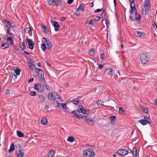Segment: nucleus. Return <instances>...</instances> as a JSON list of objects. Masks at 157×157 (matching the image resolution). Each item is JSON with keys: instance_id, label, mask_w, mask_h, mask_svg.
Here are the masks:
<instances>
[{"instance_id": "1", "label": "nucleus", "mask_w": 157, "mask_h": 157, "mask_svg": "<svg viewBox=\"0 0 157 157\" xmlns=\"http://www.w3.org/2000/svg\"><path fill=\"white\" fill-rule=\"evenodd\" d=\"M79 111H73L71 113L74 114V115L77 119H79L80 118H82L85 120L86 122L90 124L93 125L94 124V121L91 118H87L88 116L86 115H83V114H79Z\"/></svg>"}, {"instance_id": "2", "label": "nucleus", "mask_w": 157, "mask_h": 157, "mask_svg": "<svg viewBox=\"0 0 157 157\" xmlns=\"http://www.w3.org/2000/svg\"><path fill=\"white\" fill-rule=\"evenodd\" d=\"M82 152L84 157H94L95 155L93 151L90 149L84 150Z\"/></svg>"}, {"instance_id": "3", "label": "nucleus", "mask_w": 157, "mask_h": 157, "mask_svg": "<svg viewBox=\"0 0 157 157\" xmlns=\"http://www.w3.org/2000/svg\"><path fill=\"white\" fill-rule=\"evenodd\" d=\"M130 19L132 20L133 21L136 19V21H137V23H140V20L141 19V17L140 14H138V17H136L137 13L136 12L135 13L132 12L130 13Z\"/></svg>"}, {"instance_id": "4", "label": "nucleus", "mask_w": 157, "mask_h": 157, "mask_svg": "<svg viewBox=\"0 0 157 157\" xmlns=\"http://www.w3.org/2000/svg\"><path fill=\"white\" fill-rule=\"evenodd\" d=\"M149 58L148 57L147 55L144 54H141L140 60L141 63L143 64H146L148 62Z\"/></svg>"}, {"instance_id": "5", "label": "nucleus", "mask_w": 157, "mask_h": 157, "mask_svg": "<svg viewBox=\"0 0 157 157\" xmlns=\"http://www.w3.org/2000/svg\"><path fill=\"white\" fill-rule=\"evenodd\" d=\"M78 111L79 112V114L80 113H82L83 114H88L90 112V110L89 109L84 110L83 109V107L82 105H79L78 106V107L77 110H75L74 111Z\"/></svg>"}, {"instance_id": "6", "label": "nucleus", "mask_w": 157, "mask_h": 157, "mask_svg": "<svg viewBox=\"0 0 157 157\" xmlns=\"http://www.w3.org/2000/svg\"><path fill=\"white\" fill-rule=\"evenodd\" d=\"M21 70L19 68H17L16 69H13L11 70L10 73L12 74V77H14V78L15 79L17 78V75L20 74Z\"/></svg>"}, {"instance_id": "7", "label": "nucleus", "mask_w": 157, "mask_h": 157, "mask_svg": "<svg viewBox=\"0 0 157 157\" xmlns=\"http://www.w3.org/2000/svg\"><path fill=\"white\" fill-rule=\"evenodd\" d=\"M36 72L37 73V75L39 77H40V80L43 81L44 80V73L42 70L40 69L37 68L36 69Z\"/></svg>"}, {"instance_id": "8", "label": "nucleus", "mask_w": 157, "mask_h": 157, "mask_svg": "<svg viewBox=\"0 0 157 157\" xmlns=\"http://www.w3.org/2000/svg\"><path fill=\"white\" fill-rule=\"evenodd\" d=\"M27 43L28 44V47L31 49H33L34 46V43L32 39L27 38L26 39Z\"/></svg>"}, {"instance_id": "9", "label": "nucleus", "mask_w": 157, "mask_h": 157, "mask_svg": "<svg viewBox=\"0 0 157 157\" xmlns=\"http://www.w3.org/2000/svg\"><path fill=\"white\" fill-rule=\"evenodd\" d=\"M34 88L39 92H42L44 91V86L40 84H35Z\"/></svg>"}, {"instance_id": "10", "label": "nucleus", "mask_w": 157, "mask_h": 157, "mask_svg": "<svg viewBox=\"0 0 157 157\" xmlns=\"http://www.w3.org/2000/svg\"><path fill=\"white\" fill-rule=\"evenodd\" d=\"M144 8L143 9L142 13L143 14L146 15L149 11L150 8V5H147V4H144Z\"/></svg>"}, {"instance_id": "11", "label": "nucleus", "mask_w": 157, "mask_h": 157, "mask_svg": "<svg viewBox=\"0 0 157 157\" xmlns=\"http://www.w3.org/2000/svg\"><path fill=\"white\" fill-rule=\"evenodd\" d=\"M117 153L120 155L124 156L127 155L128 153V152L127 150L124 149H119L117 151Z\"/></svg>"}, {"instance_id": "12", "label": "nucleus", "mask_w": 157, "mask_h": 157, "mask_svg": "<svg viewBox=\"0 0 157 157\" xmlns=\"http://www.w3.org/2000/svg\"><path fill=\"white\" fill-rule=\"evenodd\" d=\"M48 99L51 101L54 100L56 98L55 93L53 94L51 92L49 93L48 94Z\"/></svg>"}, {"instance_id": "13", "label": "nucleus", "mask_w": 157, "mask_h": 157, "mask_svg": "<svg viewBox=\"0 0 157 157\" xmlns=\"http://www.w3.org/2000/svg\"><path fill=\"white\" fill-rule=\"evenodd\" d=\"M54 27L55 30L56 31H58L60 29V25L58 24V22L55 21L53 22V24H52Z\"/></svg>"}, {"instance_id": "14", "label": "nucleus", "mask_w": 157, "mask_h": 157, "mask_svg": "<svg viewBox=\"0 0 157 157\" xmlns=\"http://www.w3.org/2000/svg\"><path fill=\"white\" fill-rule=\"evenodd\" d=\"M130 9L129 10V12L132 13L133 12H136V8L135 7V3H130Z\"/></svg>"}, {"instance_id": "15", "label": "nucleus", "mask_w": 157, "mask_h": 157, "mask_svg": "<svg viewBox=\"0 0 157 157\" xmlns=\"http://www.w3.org/2000/svg\"><path fill=\"white\" fill-rule=\"evenodd\" d=\"M134 33L136 36H138L142 38L144 37L145 35L144 32H141L138 31H136Z\"/></svg>"}, {"instance_id": "16", "label": "nucleus", "mask_w": 157, "mask_h": 157, "mask_svg": "<svg viewBox=\"0 0 157 157\" xmlns=\"http://www.w3.org/2000/svg\"><path fill=\"white\" fill-rule=\"evenodd\" d=\"M138 122L144 125L147 124V123H148L149 124H151V122L147 120L141 119L138 121Z\"/></svg>"}, {"instance_id": "17", "label": "nucleus", "mask_w": 157, "mask_h": 157, "mask_svg": "<svg viewBox=\"0 0 157 157\" xmlns=\"http://www.w3.org/2000/svg\"><path fill=\"white\" fill-rule=\"evenodd\" d=\"M57 102V106L58 107H60V108L61 109V107H62L63 108L67 109H68V108L67 106V104L66 103H59L58 102Z\"/></svg>"}, {"instance_id": "18", "label": "nucleus", "mask_w": 157, "mask_h": 157, "mask_svg": "<svg viewBox=\"0 0 157 157\" xmlns=\"http://www.w3.org/2000/svg\"><path fill=\"white\" fill-rule=\"evenodd\" d=\"M4 22L6 25L5 27L8 28H10V27H13L12 26V23L10 21H7L6 19H5L4 21Z\"/></svg>"}, {"instance_id": "19", "label": "nucleus", "mask_w": 157, "mask_h": 157, "mask_svg": "<svg viewBox=\"0 0 157 157\" xmlns=\"http://www.w3.org/2000/svg\"><path fill=\"white\" fill-rule=\"evenodd\" d=\"M84 4L81 3L76 9V10L78 12L84 10Z\"/></svg>"}, {"instance_id": "20", "label": "nucleus", "mask_w": 157, "mask_h": 157, "mask_svg": "<svg viewBox=\"0 0 157 157\" xmlns=\"http://www.w3.org/2000/svg\"><path fill=\"white\" fill-rule=\"evenodd\" d=\"M140 107L144 113H148V109L147 108L145 107L144 106L142 105H140Z\"/></svg>"}, {"instance_id": "21", "label": "nucleus", "mask_w": 157, "mask_h": 157, "mask_svg": "<svg viewBox=\"0 0 157 157\" xmlns=\"http://www.w3.org/2000/svg\"><path fill=\"white\" fill-rule=\"evenodd\" d=\"M24 154V152H22L20 150H19L17 155V157H23Z\"/></svg>"}, {"instance_id": "22", "label": "nucleus", "mask_w": 157, "mask_h": 157, "mask_svg": "<svg viewBox=\"0 0 157 157\" xmlns=\"http://www.w3.org/2000/svg\"><path fill=\"white\" fill-rule=\"evenodd\" d=\"M41 28L46 33L48 34V33L49 31L46 25H43L41 26Z\"/></svg>"}, {"instance_id": "23", "label": "nucleus", "mask_w": 157, "mask_h": 157, "mask_svg": "<svg viewBox=\"0 0 157 157\" xmlns=\"http://www.w3.org/2000/svg\"><path fill=\"white\" fill-rule=\"evenodd\" d=\"M132 153L133 155L135 157H136L137 156V151L135 147H133L132 151Z\"/></svg>"}, {"instance_id": "24", "label": "nucleus", "mask_w": 157, "mask_h": 157, "mask_svg": "<svg viewBox=\"0 0 157 157\" xmlns=\"http://www.w3.org/2000/svg\"><path fill=\"white\" fill-rule=\"evenodd\" d=\"M112 72L113 69L112 68H107L105 71V73L108 75L111 74Z\"/></svg>"}, {"instance_id": "25", "label": "nucleus", "mask_w": 157, "mask_h": 157, "mask_svg": "<svg viewBox=\"0 0 157 157\" xmlns=\"http://www.w3.org/2000/svg\"><path fill=\"white\" fill-rule=\"evenodd\" d=\"M54 4V6L56 5L57 6L61 5L62 3V0H55Z\"/></svg>"}, {"instance_id": "26", "label": "nucleus", "mask_w": 157, "mask_h": 157, "mask_svg": "<svg viewBox=\"0 0 157 157\" xmlns=\"http://www.w3.org/2000/svg\"><path fill=\"white\" fill-rule=\"evenodd\" d=\"M19 46L22 50H24L26 48V46L23 42L20 43Z\"/></svg>"}, {"instance_id": "27", "label": "nucleus", "mask_w": 157, "mask_h": 157, "mask_svg": "<svg viewBox=\"0 0 157 157\" xmlns=\"http://www.w3.org/2000/svg\"><path fill=\"white\" fill-rule=\"evenodd\" d=\"M75 140V139L73 136H69L67 139V140L71 143L73 142Z\"/></svg>"}, {"instance_id": "28", "label": "nucleus", "mask_w": 157, "mask_h": 157, "mask_svg": "<svg viewBox=\"0 0 157 157\" xmlns=\"http://www.w3.org/2000/svg\"><path fill=\"white\" fill-rule=\"evenodd\" d=\"M41 123L42 124L46 125L48 124V122L46 118H44L41 120Z\"/></svg>"}, {"instance_id": "29", "label": "nucleus", "mask_w": 157, "mask_h": 157, "mask_svg": "<svg viewBox=\"0 0 157 157\" xmlns=\"http://www.w3.org/2000/svg\"><path fill=\"white\" fill-rule=\"evenodd\" d=\"M15 147L14 145L13 144H12L10 146V147L8 151L9 152H11L14 151Z\"/></svg>"}, {"instance_id": "30", "label": "nucleus", "mask_w": 157, "mask_h": 157, "mask_svg": "<svg viewBox=\"0 0 157 157\" xmlns=\"http://www.w3.org/2000/svg\"><path fill=\"white\" fill-rule=\"evenodd\" d=\"M109 119L111 120V122L114 123L116 120V116H112L110 117Z\"/></svg>"}, {"instance_id": "31", "label": "nucleus", "mask_w": 157, "mask_h": 157, "mask_svg": "<svg viewBox=\"0 0 157 157\" xmlns=\"http://www.w3.org/2000/svg\"><path fill=\"white\" fill-rule=\"evenodd\" d=\"M106 13V12L105 10H104L102 14V19L103 21H104L105 18Z\"/></svg>"}, {"instance_id": "32", "label": "nucleus", "mask_w": 157, "mask_h": 157, "mask_svg": "<svg viewBox=\"0 0 157 157\" xmlns=\"http://www.w3.org/2000/svg\"><path fill=\"white\" fill-rule=\"evenodd\" d=\"M125 111L123 109L122 107H119V113L121 114H123L125 113Z\"/></svg>"}, {"instance_id": "33", "label": "nucleus", "mask_w": 157, "mask_h": 157, "mask_svg": "<svg viewBox=\"0 0 157 157\" xmlns=\"http://www.w3.org/2000/svg\"><path fill=\"white\" fill-rule=\"evenodd\" d=\"M41 47L42 48V50L44 51H45L46 50V48H47L45 43H43L42 44H41Z\"/></svg>"}, {"instance_id": "34", "label": "nucleus", "mask_w": 157, "mask_h": 157, "mask_svg": "<svg viewBox=\"0 0 157 157\" xmlns=\"http://www.w3.org/2000/svg\"><path fill=\"white\" fill-rule=\"evenodd\" d=\"M6 39L7 40L10 41V43L11 44H13V40L12 37H7Z\"/></svg>"}, {"instance_id": "35", "label": "nucleus", "mask_w": 157, "mask_h": 157, "mask_svg": "<svg viewBox=\"0 0 157 157\" xmlns=\"http://www.w3.org/2000/svg\"><path fill=\"white\" fill-rule=\"evenodd\" d=\"M95 50L94 48H91L89 52V54L91 56H93L94 54Z\"/></svg>"}, {"instance_id": "36", "label": "nucleus", "mask_w": 157, "mask_h": 157, "mask_svg": "<svg viewBox=\"0 0 157 157\" xmlns=\"http://www.w3.org/2000/svg\"><path fill=\"white\" fill-rule=\"evenodd\" d=\"M49 156H50L51 157H52L54 155V152L53 150H50L49 151Z\"/></svg>"}, {"instance_id": "37", "label": "nucleus", "mask_w": 157, "mask_h": 157, "mask_svg": "<svg viewBox=\"0 0 157 157\" xmlns=\"http://www.w3.org/2000/svg\"><path fill=\"white\" fill-rule=\"evenodd\" d=\"M86 24H88L89 25H94V22L92 19L90 20L89 21H87L86 22Z\"/></svg>"}, {"instance_id": "38", "label": "nucleus", "mask_w": 157, "mask_h": 157, "mask_svg": "<svg viewBox=\"0 0 157 157\" xmlns=\"http://www.w3.org/2000/svg\"><path fill=\"white\" fill-rule=\"evenodd\" d=\"M17 135L20 137H23L24 136V134L20 131H17Z\"/></svg>"}, {"instance_id": "39", "label": "nucleus", "mask_w": 157, "mask_h": 157, "mask_svg": "<svg viewBox=\"0 0 157 157\" xmlns=\"http://www.w3.org/2000/svg\"><path fill=\"white\" fill-rule=\"evenodd\" d=\"M48 4L51 6H53L54 4L55 0H47Z\"/></svg>"}, {"instance_id": "40", "label": "nucleus", "mask_w": 157, "mask_h": 157, "mask_svg": "<svg viewBox=\"0 0 157 157\" xmlns=\"http://www.w3.org/2000/svg\"><path fill=\"white\" fill-rule=\"evenodd\" d=\"M38 97L40 100V101L41 102H43L44 101V98L43 96L42 95H39Z\"/></svg>"}, {"instance_id": "41", "label": "nucleus", "mask_w": 157, "mask_h": 157, "mask_svg": "<svg viewBox=\"0 0 157 157\" xmlns=\"http://www.w3.org/2000/svg\"><path fill=\"white\" fill-rule=\"evenodd\" d=\"M49 41L47 38L44 37L42 38V42L43 43H45L47 44V43H48Z\"/></svg>"}, {"instance_id": "42", "label": "nucleus", "mask_w": 157, "mask_h": 157, "mask_svg": "<svg viewBox=\"0 0 157 157\" xmlns=\"http://www.w3.org/2000/svg\"><path fill=\"white\" fill-rule=\"evenodd\" d=\"M46 44L47 46V49H50L52 48V46L51 45V43L50 42V41H49L48 43L47 42Z\"/></svg>"}, {"instance_id": "43", "label": "nucleus", "mask_w": 157, "mask_h": 157, "mask_svg": "<svg viewBox=\"0 0 157 157\" xmlns=\"http://www.w3.org/2000/svg\"><path fill=\"white\" fill-rule=\"evenodd\" d=\"M1 46L2 47H4L3 48L5 49V48H8L9 47V46L8 45V44H7L2 43V44H1Z\"/></svg>"}, {"instance_id": "44", "label": "nucleus", "mask_w": 157, "mask_h": 157, "mask_svg": "<svg viewBox=\"0 0 157 157\" xmlns=\"http://www.w3.org/2000/svg\"><path fill=\"white\" fill-rule=\"evenodd\" d=\"M97 103L98 106H102L103 105V102L100 100L98 101Z\"/></svg>"}, {"instance_id": "45", "label": "nucleus", "mask_w": 157, "mask_h": 157, "mask_svg": "<svg viewBox=\"0 0 157 157\" xmlns=\"http://www.w3.org/2000/svg\"><path fill=\"white\" fill-rule=\"evenodd\" d=\"M105 22L107 28H108L109 27V25L110 24V22L109 21L108 19H105Z\"/></svg>"}, {"instance_id": "46", "label": "nucleus", "mask_w": 157, "mask_h": 157, "mask_svg": "<svg viewBox=\"0 0 157 157\" xmlns=\"http://www.w3.org/2000/svg\"><path fill=\"white\" fill-rule=\"evenodd\" d=\"M10 28H8L7 29V33H8L10 36H12L13 35V33L10 32Z\"/></svg>"}, {"instance_id": "47", "label": "nucleus", "mask_w": 157, "mask_h": 157, "mask_svg": "<svg viewBox=\"0 0 157 157\" xmlns=\"http://www.w3.org/2000/svg\"><path fill=\"white\" fill-rule=\"evenodd\" d=\"M31 30V28L30 27L27 28L25 29V32L27 33H29Z\"/></svg>"}, {"instance_id": "48", "label": "nucleus", "mask_w": 157, "mask_h": 157, "mask_svg": "<svg viewBox=\"0 0 157 157\" xmlns=\"http://www.w3.org/2000/svg\"><path fill=\"white\" fill-rule=\"evenodd\" d=\"M72 101L73 103L75 105H78V103L80 102V101L79 100H73Z\"/></svg>"}, {"instance_id": "49", "label": "nucleus", "mask_w": 157, "mask_h": 157, "mask_svg": "<svg viewBox=\"0 0 157 157\" xmlns=\"http://www.w3.org/2000/svg\"><path fill=\"white\" fill-rule=\"evenodd\" d=\"M29 94L32 96H35L36 95V93L35 91H31Z\"/></svg>"}, {"instance_id": "50", "label": "nucleus", "mask_w": 157, "mask_h": 157, "mask_svg": "<svg viewBox=\"0 0 157 157\" xmlns=\"http://www.w3.org/2000/svg\"><path fill=\"white\" fill-rule=\"evenodd\" d=\"M105 54L104 53L102 54H101L100 56L101 59V60H103L104 59L105 57Z\"/></svg>"}, {"instance_id": "51", "label": "nucleus", "mask_w": 157, "mask_h": 157, "mask_svg": "<svg viewBox=\"0 0 157 157\" xmlns=\"http://www.w3.org/2000/svg\"><path fill=\"white\" fill-rule=\"evenodd\" d=\"M44 85L47 90L49 91L50 90V88L49 86L47 85L46 84H44Z\"/></svg>"}, {"instance_id": "52", "label": "nucleus", "mask_w": 157, "mask_h": 157, "mask_svg": "<svg viewBox=\"0 0 157 157\" xmlns=\"http://www.w3.org/2000/svg\"><path fill=\"white\" fill-rule=\"evenodd\" d=\"M145 3L144 4H147V5H149L150 1L149 0H145Z\"/></svg>"}, {"instance_id": "53", "label": "nucleus", "mask_w": 157, "mask_h": 157, "mask_svg": "<svg viewBox=\"0 0 157 157\" xmlns=\"http://www.w3.org/2000/svg\"><path fill=\"white\" fill-rule=\"evenodd\" d=\"M102 9H103V8H102L101 9H98L96 10H95L94 11V12L95 13L99 12L101 11L102 10Z\"/></svg>"}, {"instance_id": "54", "label": "nucleus", "mask_w": 157, "mask_h": 157, "mask_svg": "<svg viewBox=\"0 0 157 157\" xmlns=\"http://www.w3.org/2000/svg\"><path fill=\"white\" fill-rule=\"evenodd\" d=\"M100 18H101L100 17H98V16H97V17H95V21H98L100 20Z\"/></svg>"}, {"instance_id": "55", "label": "nucleus", "mask_w": 157, "mask_h": 157, "mask_svg": "<svg viewBox=\"0 0 157 157\" xmlns=\"http://www.w3.org/2000/svg\"><path fill=\"white\" fill-rule=\"evenodd\" d=\"M152 25H153L154 27L155 28V30L157 32V26L156 24L154 22L153 23H152Z\"/></svg>"}, {"instance_id": "56", "label": "nucleus", "mask_w": 157, "mask_h": 157, "mask_svg": "<svg viewBox=\"0 0 157 157\" xmlns=\"http://www.w3.org/2000/svg\"><path fill=\"white\" fill-rule=\"evenodd\" d=\"M34 80V78H30L28 80V82H33Z\"/></svg>"}, {"instance_id": "57", "label": "nucleus", "mask_w": 157, "mask_h": 157, "mask_svg": "<svg viewBox=\"0 0 157 157\" xmlns=\"http://www.w3.org/2000/svg\"><path fill=\"white\" fill-rule=\"evenodd\" d=\"M103 66L101 64H99L98 65V68H100L101 69L103 68Z\"/></svg>"}, {"instance_id": "58", "label": "nucleus", "mask_w": 157, "mask_h": 157, "mask_svg": "<svg viewBox=\"0 0 157 157\" xmlns=\"http://www.w3.org/2000/svg\"><path fill=\"white\" fill-rule=\"evenodd\" d=\"M73 0H68L67 3L68 4H71L73 2Z\"/></svg>"}, {"instance_id": "59", "label": "nucleus", "mask_w": 157, "mask_h": 157, "mask_svg": "<svg viewBox=\"0 0 157 157\" xmlns=\"http://www.w3.org/2000/svg\"><path fill=\"white\" fill-rule=\"evenodd\" d=\"M55 95H56V97H57V98L59 99H60V96L58 94H57L56 93H55Z\"/></svg>"}, {"instance_id": "60", "label": "nucleus", "mask_w": 157, "mask_h": 157, "mask_svg": "<svg viewBox=\"0 0 157 157\" xmlns=\"http://www.w3.org/2000/svg\"><path fill=\"white\" fill-rule=\"evenodd\" d=\"M48 108H49L48 106V105H46V106H45V110L47 112H48Z\"/></svg>"}, {"instance_id": "61", "label": "nucleus", "mask_w": 157, "mask_h": 157, "mask_svg": "<svg viewBox=\"0 0 157 157\" xmlns=\"http://www.w3.org/2000/svg\"><path fill=\"white\" fill-rule=\"evenodd\" d=\"M89 6L90 7H92L94 6V3L93 2L92 3H91L89 4Z\"/></svg>"}, {"instance_id": "62", "label": "nucleus", "mask_w": 157, "mask_h": 157, "mask_svg": "<svg viewBox=\"0 0 157 157\" xmlns=\"http://www.w3.org/2000/svg\"><path fill=\"white\" fill-rule=\"evenodd\" d=\"M6 94L7 95H9L10 94V92L9 90H6Z\"/></svg>"}, {"instance_id": "63", "label": "nucleus", "mask_w": 157, "mask_h": 157, "mask_svg": "<svg viewBox=\"0 0 157 157\" xmlns=\"http://www.w3.org/2000/svg\"><path fill=\"white\" fill-rule=\"evenodd\" d=\"M75 14L76 16H79L80 15V13H79L76 12L75 13Z\"/></svg>"}, {"instance_id": "64", "label": "nucleus", "mask_w": 157, "mask_h": 157, "mask_svg": "<svg viewBox=\"0 0 157 157\" xmlns=\"http://www.w3.org/2000/svg\"><path fill=\"white\" fill-rule=\"evenodd\" d=\"M66 18L64 17H62L60 18V20L62 21H63Z\"/></svg>"}]
</instances>
